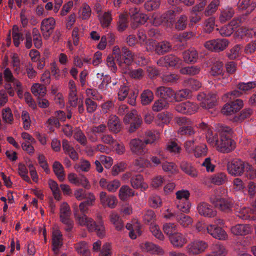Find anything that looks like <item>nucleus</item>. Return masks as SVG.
I'll return each instance as SVG.
<instances>
[{"label":"nucleus","instance_id":"obj_1","mask_svg":"<svg viewBox=\"0 0 256 256\" xmlns=\"http://www.w3.org/2000/svg\"><path fill=\"white\" fill-rule=\"evenodd\" d=\"M198 128L206 132L208 142L222 153H229L236 148V142L231 138V128L222 124L216 126V134H214L210 126L206 123L202 122Z\"/></svg>","mask_w":256,"mask_h":256},{"label":"nucleus","instance_id":"obj_2","mask_svg":"<svg viewBox=\"0 0 256 256\" xmlns=\"http://www.w3.org/2000/svg\"><path fill=\"white\" fill-rule=\"evenodd\" d=\"M4 74V79L7 82L4 84V88L7 90L9 96H13L15 94L14 90L12 88V84L10 83L12 82L14 88L16 91L18 96L19 98H22V92H24L22 84L18 80L14 78L11 71L8 68L5 69Z\"/></svg>","mask_w":256,"mask_h":256},{"label":"nucleus","instance_id":"obj_3","mask_svg":"<svg viewBox=\"0 0 256 256\" xmlns=\"http://www.w3.org/2000/svg\"><path fill=\"white\" fill-rule=\"evenodd\" d=\"M251 168V165L245 163L240 159L233 160L228 164L227 166L228 172L231 176H240L245 172L248 178H249Z\"/></svg>","mask_w":256,"mask_h":256},{"label":"nucleus","instance_id":"obj_4","mask_svg":"<svg viewBox=\"0 0 256 256\" xmlns=\"http://www.w3.org/2000/svg\"><path fill=\"white\" fill-rule=\"evenodd\" d=\"M215 224H209L206 226V232L214 238L220 240H225L228 238L226 232L218 225H223L224 222L221 219L214 220Z\"/></svg>","mask_w":256,"mask_h":256},{"label":"nucleus","instance_id":"obj_5","mask_svg":"<svg viewBox=\"0 0 256 256\" xmlns=\"http://www.w3.org/2000/svg\"><path fill=\"white\" fill-rule=\"evenodd\" d=\"M208 243L203 240H194L186 247V254L190 256H196L204 253L208 248Z\"/></svg>","mask_w":256,"mask_h":256},{"label":"nucleus","instance_id":"obj_6","mask_svg":"<svg viewBox=\"0 0 256 256\" xmlns=\"http://www.w3.org/2000/svg\"><path fill=\"white\" fill-rule=\"evenodd\" d=\"M71 210L68 204L66 202H62L60 207V221L67 226L66 230L70 231L74 224L73 220L70 218Z\"/></svg>","mask_w":256,"mask_h":256},{"label":"nucleus","instance_id":"obj_7","mask_svg":"<svg viewBox=\"0 0 256 256\" xmlns=\"http://www.w3.org/2000/svg\"><path fill=\"white\" fill-rule=\"evenodd\" d=\"M210 200L216 208L224 212L230 210L234 204L232 199L222 198L216 194H212Z\"/></svg>","mask_w":256,"mask_h":256},{"label":"nucleus","instance_id":"obj_8","mask_svg":"<svg viewBox=\"0 0 256 256\" xmlns=\"http://www.w3.org/2000/svg\"><path fill=\"white\" fill-rule=\"evenodd\" d=\"M124 122L125 124H130L128 131L132 132L140 127L142 123V119L136 111L132 110L125 116Z\"/></svg>","mask_w":256,"mask_h":256},{"label":"nucleus","instance_id":"obj_9","mask_svg":"<svg viewBox=\"0 0 256 256\" xmlns=\"http://www.w3.org/2000/svg\"><path fill=\"white\" fill-rule=\"evenodd\" d=\"M216 94L200 92L197 96V100L200 102V106L206 109L212 108L216 102Z\"/></svg>","mask_w":256,"mask_h":256},{"label":"nucleus","instance_id":"obj_10","mask_svg":"<svg viewBox=\"0 0 256 256\" xmlns=\"http://www.w3.org/2000/svg\"><path fill=\"white\" fill-rule=\"evenodd\" d=\"M229 44V41L225 38H218L207 41L204 44L205 48L209 50L215 52L222 51Z\"/></svg>","mask_w":256,"mask_h":256},{"label":"nucleus","instance_id":"obj_11","mask_svg":"<svg viewBox=\"0 0 256 256\" xmlns=\"http://www.w3.org/2000/svg\"><path fill=\"white\" fill-rule=\"evenodd\" d=\"M74 216L76 222L80 226H85L88 230V226L91 225L94 220L84 214H80L78 208L76 204L72 206Z\"/></svg>","mask_w":256,"mask_h":256},{"label":"nucleus","instance_id":"obj_12","mask_svg":"<svg viewBox=\"0 0 256 256\" xmlns=\"http://www.w3.org/2000/svg\"><path fill=\"white\" fill-rule=\"evenodd\" d=\"M129 14L133 21V27H136L139 24H144L148 19L147 14L140 12L139 8H132L130 10Z\"/></svg>","mask_w":256,"mask_h":256},{"label":"nucleus","instance_id":"obj_13","mask_svg":"<svg viewBox=\"0 0 256 256\" xmlns=\"http://www.w3.org/2000/svg\"><path fill=\"white\" fill-rule=\"evenodd\" d=\"M157 64L161 66L180 68L182 64V60L174 55L169 54L160 58Z\"/></svg>","mask_w":256,"mask_h":256},{"label":"nucleus","instance_id":"obj_14","mask_svg":"<svg viewBox=\"0 0 256 256\" xmlns=\"http://www.w3.org/2000/svg\"><path fill=\"white\" fill-rule=\"evenodd\" d=\"M198 108L199 106L196 104L190 101L180 103L175 106V110L178 112L186 114L196 113Z\"/></svg>","mask_w":256,"mask_h":256},{"label":"nucleus","instance_id":"obj_15","mask_svg":"<svg viewBox=\"0 0 256 256\" xmlns=\"http://www.w3.org/2000/svg\"><path fill=\"white\" fill-rule=\"evenodd\" d=\"M196 210L200 216L205 218H212L216 216L217 214L216 211L210 204L204 202L198 204Z\"/></svg>","mask_w":256,"mask_h":256},{"label":"nucleus","instance_id":"obj_16","mask_svg":"<svg viewBox=\"0 0 256 256\" xmlns=\"http://www.w3.org/2000/svg\"><path fill=\"white\" fill-rule=\"evenodd\" d=\"M56 20L54 18L50 17L44 19L41 23V30L44 38L48 40L54 29Z\"/></svg>","mask_w":256,"mask_h":256},{"label":"nucleus","instance_id":"obj_17","mask_svg":"<svg viewBox=\"0 0 256 256\" xmlns=\"http://www.w3.org/2000/svg\"><path fill=\"white\" fill-rule=\"evenodd\" d=\"M69 182L76 186H82L86 188L90 187L88 178L83 174L77 175L74 173H70L68 176Z\"/></svg>","mask_w":256,"mask_h":256},{"label":"nucleus","instance_id":"obj_18","mask_svg":"<svg viewBox=\"0 0 256 256\" xmlns=\"http://www.w3.org/2000/svg\"><path fill=\"white\" fill-rule=\"evenodd\" d=\"M130 148L132 152L138 155L142 156L148 152L144 142L138 138H134L130 142Z\"/></svg>","mask_w":256,"mask_h":256},{"label":"nucleus","instance_id":"obj_19","mask_svg":"<svg viewBox=\"0 0 256 256\" xmlns=\"http://www.w3.org/2000/svg\"><path fill=\"white\" fill-rule=\"evenodd\" d=\"M244 106L243 101L236 99L230 103H226L222 109V112L226 115H230L239 111Z\"/></svg>","mask_w":256,"mask_h":256},{"label":"nucleus","instance_id":"obj_20","mask_svg":"<svg viewBox=\"0 0 256 256\" xmlns=\"http://www.w3.org/2000/svg\"><path fill=\"white\" fill-rule=\"evenodd\" d=\"M99 196L100 204L104 207L114 208L117 206L118 201L116 196L108 194L104 192H101Z\"/></svg>","mask_w":256,"mask_h":256},{"label":"nucleus","instance_id":"obj_21","mask_svg":"<svg viewBox=\"0 0 256 256\" xmlns=\"http://www.w3.org/2000/svg\"><path fill=\"white\" fill-rule=\"evenodd\" d=\"M253 228L250 224H236L230 228V232L234 236H245L252 232Z\"/></svg>","mask_w":256,"mask_h":256},{"label":"nucleus","instance_id":"obj_22","mask_svg":"<svg viewBox=\"0 0 256 256\" xmlns=\"http://www.w3.org/2000/svg\"><path fill=\"white\" fill-rule=\"evenodd\" d=\"M227 181L226 174L222 172L213 174L206 178L204 182L206 184H213L220 186Z\"/></svg>","mask_w":256,"mask_h":256},{"label":"nucleus","instance_id":"obj_23","mask_svg":"<svg viewBox=\"0 0 256 256\" xmlns=\"http://www.w3.org/2000/svg\"><path fill=\"white\" fill-rule=\"evenodd\" d=\"M122 52L120 58L117 61L118 64L120 66H122L124 64L126 66L130 65L135 58L134 54L126 47L122 48Z\"/></svg>","mask_w":256,"mask_h":256},{"label":"nucleus","instance_id":"obj_24","mask_svg":"<svg viewBox=\"0 0 256 256\" xmlns=\"http://www.w3.org/2000/svg\"><path fill=\"white\" fill-rule=\"evenodd\" d=\"M168 240L170 244L176 248H181L188 242L186 236L178 231Z\"/></svg>","mask_w":256,"mask_h":256},{"label":"nucleus","instance_id":"obj_25","mask_svg":"<svg viewBox=\"0 0 256 256\" xmlns=\"http://www.w3.org/2000/svg\"><path fill=\"white\" fill-rule=\"evenodd\" d=\"M140 248L144 252H148L152 254L163 255L164 250L160 246L150 242H146L140 244Z\"/></svg>","mask_w":256,"mask_h":256},{"label":"nucleus","instance_id":"obj_26","mask_svg":"<svg viewBox=\"0 0 256 256\" xmlns=\"http://www.w3.org/2000/svg\"><path fill=\"white\" fill-rule=\"evenodd\" d=\"M62 235L57 228H54L52 232V250L56 252L62 244Z\"/></svg>","mask_w":256,"mask_h":256},{"label":"nucleus","instance_id":"obj_27","mask_svg":"<svg viewBox=\"0 0 256 256\" xmlns=\"http://www.w3.org/2000/svg\"><path fill=\"white\" fill-rule=\"evenodd\" d=\"M99 184L100 187L110 192H115L120 186V182L118 180L108 182L104 178H101Z\"/></svg>","mask_w":256,"mask_h":256},{"label":"nucleus","instance_id":"obj_28","mask_svg":"<svg viewBox=\"0 0 256 256\" xmlns=\"http://www.w3.org/2000/svg\"><path fill=\"white\" fill-rule=\"evenodd\" d=\"M156 94L164 100H169L171 98L174 99L175 92L170 88L159 86L156 89Z\"/></svg>","mask_w":256,"mask_h":256},{"label":"nucleus","instance_id":"obj_29","mask_svg":"<svg viewBox=\"0 0 256 256\" xmlns=\"http://www.w3.org/2000/svg\"><path fill=\"white\" fill-rule=\"evenodd\" d=\"M68 99L71 106L76 107L78 104V98H77V89L75 82L70 80L68 82Z\"/></svg>","mask_w":256,"mask_h":256},{"label":"nucleus","instance_id":"obj_30","mask_svg":"<svg viewBox=\"0 0 256 256\" xmlns=\"http://www.w3.org/2000/svg\"><path fill=\"white\" fill-rule=\"evenodd\" d=\"M89 232H96V235L100 238H103L106 236V228L102 220L96 223L94 220L91 225L88 226Z\"/></svg>","mask_w":256,"mask_h":256},{"label":"nucleus","instance_id":"obj_31","mask_svg":"<svg viewBox=\"0 0 256 256\" xmlns=\"http://www.w3.org/2000/svg\"><path fill=\"white\" fill-rule=\"evenodd\" d=\"M240 10H245L246 14H250L256 8V2L252 0H240L238 4Z\"/></svg>","mask_w":256,"mask_h":256},{"label":"nucleus","instance_id":"obj_32","mask_svg":"<svg viewBox=\"0 0 256 256\" xmlns=\"http://www.w3.org/2000/svg\"><path fill=\"white\" fill-rule=\"evenodd\" d=\"M132 186L136 189L141 188L142 190H146L148 188V184L144 180L143 176L141 174H138L134 176L130 180Z\"/></svg>","mask_w":256,"mask_h":256},{"label":"nucleus","instance_id":"obj_33","mask_svg":"<svg viewBox=\"0 0 256 256\" xmlns=\"http://www.w3.org/2000/svg\"><path fill=\"white\" fill-rule=\"evenodd\" d=\"M108 126L112 132H119L121 129V124L118 117L116 115L110 116L108 122Z\"/></svg>","mask_w":256,"mask_h":256},{"label":"nucleus","instance_id":"obj_34","mask_svg":"<svg viewBox=\"0 0 256 256\" xmlns=\"http://www.w3.org/2000/svg\"><path fill=\"white\" fill-rule=\"evenodd\" d=\"M180 168L184 172L190 176L192 178H196L198 176V170L194 167L192 166L190 164L183 161L180 164Z\"/></svg>","mask_w":256,"mask_h":256},{"label":"nucleus","instance_id":"obj_35","mask_svg":"<svg viewBox=\"0 0 256 256\" xmlns=\"http://www.w3.org/2000/svg\"><path fill=\"white\" fill-rule=\"evenodd\" d=\"M75 250L81 256H90V252L88 244L84 241L80 242L74 245Z\"/></svg>","mask_w":256,"mask_h":256},{"label":"nucleus","instance_id":"obj_36","mask_svg":"<svg viewBox=\"0 0 256 256\" xmlns=\"http://www.w3.org/2000/svg\"><path fill=\"white\" fill-rule=\"evenodd\" d=\"M183 58L186 62H196L198 58V54L194 48H191L183 53Z\"/></svg>","mask_w":256,"mask_h":256},{"label":"nucleus","instance_id":"obj_37","mask_svg":"<svg viewBox=\"0 0 256 256\" xmlns=\"http://www.w3.org/2000/svg\"><path fill=\"white\" fill-rule=\"evenodd\" d=\"M134 195V192L128 186H122L119 190L118 196L122 201L126 200L130 197Z\"/></svg>","mask_w":256,"mask_h":256},{"label":"nucleus","instance_id":"obj_38","mask_svg":"<svg viewBox=\"0 0 256 256\" xmlns=\"http://www.w3.org/2000/svg\"><path fill=\"white\" fill-rule=\"evenodd\" d=\"M234 10L232 8H226L221 10L218 20L220 23H224L230 20L234 15Z\"/></svg>","mask_w":256,"mask_h":256},{"label":"nucleus","instance_id":"obj_39","mask_svg":"<svg viewBox=\"0 0 256 256\" xmlns=\"http://www.w3.org/2000/svg\"><path fill=\"white\" fill-rule=\"evenodd\" d=\"M164 24L167 27H172L175 22L176 14L174 10H170L163 14Z\"/></svg>","mask_w":256,"mask_h":256},{"label":"nucleus","instance_id":"obj_40","mask_svg":"<svg viewBox=\"0 0 256 256\" xmlns=\"http://www.w3.org/2000/svg\"><path fill=\"white\" fill-rule=\"evenodd\" d=\"M110 220L117 230H121L124 228V224L119 215L114 212H112L110 215Z\"/></svg>","mask_w":256,"mask_h":256},{"label":"nucleus","instance_id":"obj_41","mask_svg":"<svg viewBox=\"0 0 256 256\" xmlns=\"http://www.w3.org/2000/svg\"><path fill=\"white\" fill-rule=\"evenodd\" d=\"M162 230L169 238L178 231V226L174 223L166 222L162 226Z\"/></svg>","mask_w":256,"mask_h":256},{"label":"nucleus","instance_id":"obj_42","mask_svg":"<svg viewBox=\"0 0 256 256\" xmlns=\"http://www.w3.org/2000/svg\"><path fill=\"white\" fill-rule=\"evenodd\" d=\"M172 46L167 41H162L158 42L155 48V52L158 54H163L164 53L170 52L172 50Z\"/></svg>","mask_w":256,"mask_h":256},{"label":"nucleus","instance_id":"obj_43","mask_svg":"<svg viewBox=\"0 0 256 256\" xmlns=\"http://www.w3.org/2000/svg\"><path fill=\"white\" fill-rule=\"evenodd\" d=\"M12 36L14 45L18 47L20 42L23 40V35L21 32L18 26L14 25L12 29Z\"/></svg>","mask_w":256,"mask_h":256},{"label":"nucleus","instance_id":"obj_44","mask_svg":"<svg viewBox=\"0 0 256 256\" xmlns=\"http://www.w3.org/2000/svg\"><path fill=\"white\" fill-rule=\"evenodd\" d=\"M160 138L159 133L155 130H147L145 132L144 142L146 144H152Z\"/></svg>","mask_w":256,"mask_h":256},{"label":"nucleus","instance_id":"obj_45","mask_svg":"<svg viewBox=\"0 0 256 256\" xmlns=\"http://www.w3.org/2000/svg\"><path fill=\"white\" fill-rule=\"evenodd\" d=\"M192 97V92L188 89L184 88L175 92L174 99L176 101H180L182 99H189Z\"/></svg>","mask_w":256,"mask_h":256},{"label":"nucleus","instance_id":"obj_46","mask_svg":"<svg viewBox=\"0 0 256 256\" xmlns=\"http://www.w3.org/2000/svg\"><path fill=\"white\" fill-rule=\"evenodd\" d=\"M211 253L214 256H226L228 250L224 245L220 243H217L213 246Z\"/></svg>","mask_w":256,"mask_h":256},{"label":"nucleus","instance_id":"obj_47","mask_svg":"<svg viewBox=\"0 0 256 256\" xmlns=\"http://www.w3.org/2000/svg\"><path fill=\"white\" fill-rule=\"evenodd\" d=\"M236 214L242 220L252 219L251 216L252 210L248 207L243 206L236 210Z\"/></svg>","mask_w":256,"mask_h":256},{"label":"nucleus","instance_id":"obj_48","mask_svg":"<svg viewBox=\"0 0 256 256\" xmlns=\"http://www.w3.org/2000/svg\"><path fill=\"white\" fill-rule=\"evenodd\" d=\"M161 0H146L144 5V9L148 12L156 10L160 8Z\"/></svg>","mask_w":256,"mask_h":256},{"label":"nucleus","instance_id":"obj_49","mask_svg":"<svg viewBox=\"0 0 256 256\" xmlns=\"http://www.w3.org/2000/svg\"><path fill=\"white\" fill-rule=\"evenodd\" d=\"M176 220L178 224L184 228L188 227L193 223L192 218L190 216L184 214L177 216Z\"/></svg>","mask_w":256,"mask_h":256},{"label":"nucleus","instance_id":"obj_50","mask_svg":"<svg viewBox=\"0 0 256 256\" xmlns=\"http://www.w3.org/2000/svg\"><path fill=\"white\" fill-rule=\"evenodd\" d=\"M48 184L54 198L56 200H60L61 199V194L57 182L52 180H49Z\"/></svg>","mask_w":256,"mask_h":256},{"label":"nucleus","instance_id":"obj_51","mask_svg":"<svg viewBox=\"0 0 256 256\" xmlns=\"http://www.w3.org/2000/svg\"><path fill=\"white\" fill-rule=\"evenodd\" d=\"M188 24V16L185 14L180 16L176 22H174V26L176 30H182L186 28Z\"/></svg>","mask_w":256,"mask_h":256},{"label":"nucleus","instance_id":"obj_52","mask_svg":"<svg viewBox=\"0 0 256 256\" xmlns=\"http://www.w3.org/2000/svg\"><path fill=\"white\" fill-rule=\"evenodd\" d=\"M106 126L104 124H101L97 126L93 127L89 132V138L92 141L94 142L96 140V136L104 132Z\"/></svg>","mask_w":256,"mask_h":256},{"label":"nucleus","instance_id":"obj_53","mask_svg":"<svg viewBox=\"0 0 256 256\" xmlns=\"http://www.w3.org/2000/svg\"><path fill=\"white\" fill-rule=\"evenodd\" d=\"M162 170L168 173L175 174L178 172L177 166L172 162H164L162 163Z\"/></svg>","mask_w":256,"mask_h":256},{"label":"nucleus","instance_id":"obj_54","mask_svg":"<svg viewBox=\"0 0 256 256\" xmlns=\"http://www.w3.org/2000/svg\"><path fill=\"white\" fill-rule=\"evenodd\" d=\"M220 5V0H212L207 6L204 12L206 16H209L215 13Z\"/></svg>","mask_w":256,"mask_h":256},{"label":"nucleus","instance_id":"obj_55","mask_svg":"<svg viewBox=\"0 0 256 256\" xmlns=\"http://www.w3.org/2000/svg\"><path fill=\"white\" fill-rule=\"evenodd\" d=\"M53 170L59 180L63 182L65 178V174L61 164L58 162H55L53 164Z\"/></svg>","mask_w":256,"mask_h":256},{"label":"nucleus","instance_id":"obj_56","mask_svg":"<svg viewBox=\"0 0 256 256\" xmlns=\"http://www.w3.org/2000/svg\"><path fill=\"white\" fill-rule=\"evenodd\" d=\"M90 7L86 3L83 4L78 10V16L82 20L88 19L91 15Z\"/></svg>","mask_w":256,"mask_h":256},{"label":"nucleus","instance_id":"obj_57","mask_svg":"<svg viewBox=\"0 0 256 256\" xmlns=\"http://www.w3.org/2000/svg\"><path fill=\"white\" fill-rule=\"evenodd\" d=\"M31 91L35 96L43 97L46 94V88L40 84L36 83L31 88Z\"/></svg>","mask_w":256,"mask_h":256},{"label":"nucleus","instance_id":"obj_58","mask_svg":"<svg viewBox=\"0 0 256 256\" xmlns=\"http://www.w3.org/2000/svg\"><path fill=\"white\" fill-rule=\"evenodd\" d=\"M150 230L156 238L162 241L164 240L165 237L158 224H150Z\"/></svg>","mask_w":256,"mask_h":256},{"label":"nucleus","instance_id":"obj_59","mask_svg":"<svg viewBox=\"0 0 256 256\" xmlns=\"http://www.w3.org/2000/svg\"><path fill=\"white\" fill-rule=\"evenodd\" d=\"M176 207L180 211L188 214L191 207V204L189 200L174 201Z\"/></svg>","mask_w":256,"mask_h":256},{"label":"nucleus","instance_id":"obj_60","mask_svg":"<svg viewBox=\"0 0 256 256\" xmlns=\"http://www.w3.org/2000/svg\"><path fill=\"white\" fill-rule=\"evenodd\" d=\"M140 98L142 104L148 105L150 104L154 99L153 92L150 90H146L142 93Z\"/></svg>","mask_w":256,"mask_h":256},{"label":"nucleus","instance_id":"obj_61","mask_svg":"<svg viewBox=\"0 0 256 256\" xmlns=\"http://www.w3.org/2000/svg\"><path fill=\"white\" fill-rule=\"evenodd\" d=\"M98 18L103 28L108 27L112 20L111 13L110 12H104L98 15Z\"/></svg>","mask_w":256,"mask_h":256},{"label":"nucleus","instance_id":"obj_62","mask_svg":"<svg viewBox=\"0 0 256 256\" xmlns=\"http://www.w3.org/2000/svg\"><path fill=\"white\" fill-rule=\"evenodd\" d=\"M150 20L152 25L158 26L162 24H164L163 14H161L159 12H155L151 16Z\"/></svg>","mask_w":256,"mask_h":256},{"label":"nucleus","instance_id":"obj_63","mask_svg":"<svg viewBox=\"0 0 256 256\" xmlns=\"http://www.w3.org/2000/svg\"><path fill=\"white\" fill-rule=\"evenodd\" d=\"M242 53L241 46L236 44L227 52L226 55L230 60H234L240 56Z\"/></svg>","mask_w":256,"mask_h":256},{"label":"nucleus","instance_id":"obj_64","mask_svg":"<svg viewBox=\"0 0 256 256\" xmlns=\"http://www.w3.org/2000/svg\"><path fill=\"white\" fill-rule=\"evenodd\" d=\"M148 204L152 208H157L162 206V202L160 196L153 194L149 198Z\"/></svg>","mask_w":256,"mask_h":256}]
</instances>
